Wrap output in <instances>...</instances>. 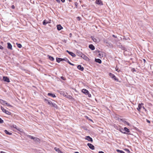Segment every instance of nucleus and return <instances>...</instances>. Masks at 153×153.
Instances as JSON below:
<instances>
[{"label":"nucleus","mask_w":153,"mask_h":153,"mask_svg":"<svg viewBox=\"0 0 153 153\" xmlns=\"http://www.w3.org/2000/svg\"><path fill=\"white\" fill-rule=\"evenodd\" d=\"M48 57L49 59L51 61H53L54 60V58L52 56H50L49 55H48Z\"/></svg>","instance_id":"393cba45"},{"label":"nucleus","mask_w":153,"mask_h":153,"mask_svg":"<svg viewBox=\"0 0 153 153\" xmlns=\"http://www.w3.org/2000/svg\"><path fill=\"white\" fill-rule=\"evenodd\" d=\"M1 110H2L3 112L4 113H5L9 115H10L11 114V113L8 111L6 110L4 108L2 107V106L1 107Z\"/></svg>","instance_id":"7ed1b4c3"},{"label":"nucleus","mask_w":153,"mask_h":153,"mask_svg":"<svg viewBox=\"0 0 153 153\" xmlns=\"http://www.w3.org/2000/svg\"><path fill=\"white\" fill-rule=\"evenodd\" d=\"M96 3L97 4L103 5V4L101 0H96Z\"/></svg>","instance_id":"6e6552de"},{"label":"nucleus","mask_w":153,"mask_h":153,"mask_svg":"<svg viewBox=\"0 0 153 153\" xmlns=\"http://www.w3.org/2000/svg\"><path fill=\"white\" fill-rule=\"evenodd\" d=\"M87 145L88 146L89 148L92 150H94V147L92 144L91 143H88Z\"/></svg>","instance_id":"9d476101"},{"label":"nucleus","mask_w":153,"mask_h":153,"mask_svg":"<svg viewBox=\"0 0 153 153\" xmlns=\"http://www.w3.org/2000/svg\"><path fill=\"white\" fill-rule=\"evenodd\" d=\"M66 52H67L72 57H74L76 56L75 54L73 53L72 52L69 51L68 50L66 51Z\"/></svg>","instance_id":"9b49d317"},{"label":"nucleus","mask_w":153,"mask_h":153,"mask_svg":"<svg viewBox=\"0 0 153 153\" xmlns=\"http://www.w3.org/2000/svg\"><path fill=\"white\" fill-rule=\"evenodd\" d=\"M122 151V150H120L119 149L117 150V152H120V153H121V152Z\"/></svg>","instance_id":"4c0bfd02"},{"label":"nucleus","mask_w":153,"mask_h":153,"mask_svg":"<svg viewBox=\"0 0 153 153\" xmlns=\"http://www.w3.org/2000/svg\"><path fill=\"white\" fill-rule=\"evenodd\" d=\"M56 27L57 30H61L63 28L60 25H57Z\"/></svg>","instance_id":"2eb2a0df"},{"label":"nucleus","mask_w":153,"mask_h":153,"mask_svg":"<svg viewBox=\"0 0 153 153\" xmlns=\"http://www.w3.org/2000/svg\"><path fill=\"white\" fill-rule=\"evenodd\" d=\"M122 151V150H120L119 149L117 150V152H120V153H121V152Z\"/></svg>","instance_id":"58836bf2"},{"label":"nucleus","mask_w":153,"mask_h":153,"mask_svg":"<svg viewBox=\"0 0 153 153\" xmlns=\"http://www.w3.org/2000/svg\"><path fill=\"white\" fill-rule=\"evenodd\" d=\"M11 127L15 129H16L18 131H20L21 132H22L23 131V130L22 129L20 128H19L17 127L16 125H13L11 126Z\"/></svg>","instance_id":"39448f33"},{"label":"nucleus","mask_w":153,"mask_h":153,"mask_svg":"<svg viewBox=\"0 0 153 153\" xmlns=\"http://www.w3.org/2000/svg\"><path fill=\"white\" fill-rule=\"evenodd\" d=\"M95 61L97 62H98L100 64L102 62L101 60L99 59H95Z\"/></svg>","instance_id":"412c9836"},{"label":"nucleus","mask_w":153,"mask_h":153,"mask_svg":"<svg viewBox=\"0 0 153 153\" xmlns=\"http://www.w3.org/2000/svg\"><path fill=\"white\" fill-rule=\"evenodd\" d=\"M11 7L13 9H14L15 8V6L14 5H12Z\"/></svg>","instance_id":"37998d69"},{"label":"nucleus","mask_w":153,"mask_h":153,"mask_svg":"<svg viewBox=\"0 0 153 153\" xmlns=\"http://www.w3.org/2000/svg\"><path fill=\"white\" fill-rule=\"evenodd\" d=\"M68 62L69 63V64L70 65H74V64L71 63L69 61H68Z\"/></svg>","instance_id":"ea45409f"},{"label":"nucleus","mask_w":153,"mask_h":153,"mask_svg":"<svg viewBox=\"0 0 153 153\" xmlns=\"http://www.w3.org/2000/svg\"><path fill=\"white\" fill-rule=\"evenodd\" d=\"M82 92L86 95L88 96V97H91V95L87 90L83 89L82 90Z\"/></svg>","instance_id":"f03ea898"},{"label":"nucleus","mask_w":153,"mask_h":153,"mask_svg":"<svg viewBox=\"0 0 153 153\" xmlns=\"http://www.w3.org/2000/svg\"><path fill=\"white\" fill-rule=\"evenodd\" d=\"M63 96H66V95H65V94H63Z\"/></svg>","instance_id":"864d4df0"},{"label":"nucleus","mask_w":153,"mask_h":153,"mask_svg":"<svg viewBox=\"0 0 153 153\" xmlns=\"http://www.w3.org/2000/svg\"><path fill=\"white\" fill-rule=\"evenodd\" d=\"M34 140L38 142H39L40 141V140L39 138L36 137H35V139Z\"/></svg>","instance_id":"7c9ffc66"},{"label":"nucleus","mask_w":153,"mask_h":153,"mask_svg":"<svg viewBox=\"0 0 153 153\" xmlns=\"http://www.w3.org/2000/svg\"><path fill=\"white\" fill-rule=\"evenodd\" d=\"M56 61L58 62H59L61 61H63V59H62L59 58H56Z\"/></svg>","instance_id":"b1692460"},{"label":"nucleus","mask_w":153,"mask_h":153,"mask_svg":"<svg viewBox=\"0 0 153 153\" xmlns=\"http://www.w3.org/2000/svg\"><path fill=\"white\" fill-rule=\"evenodd\" d=\"M54 149L55 151L58 153H63L62 151H61L58 148L56 147H55Z\"/></svg>","instance_id":"a211bd4d"},{"label":"nucleus","mask_w":153,"mask_h":153,"mask_svg":"<svg viewBox=\"0 0 153 153\" xmlns=\"http://www.w3.org/2000/svg\"><path fill=\"white\" fill-rule=\"evenodd\" d=\"M113 36L114 37H115V38H116L117 37L116 36H115L114 35H113Z\"/></svg>","instance_id":"09e8293b"},{"label":"nucleus","mask_w":153,"mask_h":153,"mask_svg":"<svg viewBox=\"0 0 153 153\" xmlns=\"http://www.w3.org/2000/svg\"><path fill=\"white\" fill-rule=\"evenodd\" d=\"M74 153H79L78 152H74Z\"/></svg>","instance_id":"603ef678"},{"label":"nucleus","mask_w":153,"mask_h":153,"mask_svg":"<svg viewBox=\"0 0 153 153\" xmlns=\"http://www.w3.org/2000/svg\"><path fill=\"white\" fill-rule=\"evenodd\" d=\"M91 38L92 40L95 42H98L99 41L98 39H96L93 36H91Z\"/></svg>","instance_id":"6ab92c4d"},{"label":"nucleus","mask_w":153,"mask_h":153,"mask_svg":"<svg viewBox=\"0 0 153 153\" xmlns=\"http://www.w3.org/2000/svg\"><path fill=\"white\" fill-rule=\"evenodd\" d=\"M85 139L91 142H92L93 141L92 138L89 136H86L85 137Z\"/></svg>","instance_id":"1a4fd4ad"},{"label":"nucleus","mask_w":153,"mask_h":153,"mask_svg":"<svg viewBox=\"0 0 153 153\" xmlns=\"http://www.w3.org/2000/svg\"><path fill=\"white\" fill-rule=\"evenodd\" d=\"M98 52L99 54L98 56L99 57L102 58L103 57L105 56L106 54L104 52L100 51H99Z\"/></svg>","instance_id":"20e7f679"},{"label":"nucleus","mask_w":153,"mask_h":153,"mask_svg":"<svg viewBox=\"0 0 153 153\" xmlns=\"http://www.w3.org/2000/svg\"><path fill=\"white\" fill-rule=\"evenodd\" d=\"M124 130L126 131L127 132H129V129L127 128L126 127H125L124 128Z\"/></svg>","instance_id":"c756f323"},{"label":"nucleus","mask_w":153,"mask_h":153,"mask_svg":"<svg viewBox=\"0 0 153 153\" xmlns=\"http://www.w3.org/2000/svg\"><path fill=\"white\" fill-rule=\"evenodd\" d=\"M3 79L5 81L7 82H10V80L9 79L7 76H3Z\"/></svg>","instance_id":"f8f14e48"},{"label":"nucleus","mask_w":153,"mask_h":153,"mask_svg":"<svg viewBox=\"0 0 153 153\" xmlns=\"http://www.w3.org/2000/svg\"><path fill=\"white\" fill-rule=\"evenodd\" d=\"M89 47L90 49H91L92 50H93L95 49L93 45L92 44L89 45Z\"/></svg>","instance_id":"aec40b11"},{"label":"nucleus","mask_w":153,"mask_h":153,"mask_svg":"<svg viewBox=\"0 0 153 153\" xmlns=\"http://www.w3.org/2000/svg\"><path fill=\"white\" fill-rule=\"evenodd\" d=\"M120 153H125V152L124 151H122Z\"/></svg>","instance_id":"3c124183"},{"label":"nucleus","mask_w":153,"mask_h":153,"mask_svg":"<svg viewBox=\"0 0 153 153\" xmlns=\"http://www.w3.org/2000/svg\"><path fill=\"white\" fill-rule=\"evenodd\" d=\"M115 70H116V71H117L118 72H119V71L118 70V68H117V67H116L115 68Z\"/></svg>","instance_id":"c9c22d12"},{"label":"nucleus","mask_w":153,"mask_h":153,"mask_svg":"<svg viewBox=\"0 0 153 153\" xmlns=\"http://www.w3.org/2000/svg\"><path fill=\"white\" fill-rule=\"evenodd\" d=\"M67 97L70 99H72V97L70 95H68Z\"/></svg>","instance_id":"72a5a7b5"},{"label":"nucleus","mask_w":153,"mask_h":153,"mask_svg":"<svg viewBox=\"0 0 153 153\" xmlns=\"http://www.w3.org/2000/svg\"><path fill=\"white\" fill-rule=\"evenodd\" d=\"M144 62H145V61H146L145 60V59H144Z\"/></svg>","instance_id":"6e6d98bb"},{"label":"nucleus","mask_w":153,"mask_h":153,"mask_svg":"<svg viewBox=\"0 0 153 153\" xmlns=\"http://www.w3.org/2000/svg\"><path fill=\"white\" fill-rule=\"evenodd\" d=\"M77 54L79 56L81 57L83 55V53L79 51H77L76 52Z\"/></svg>","instance_id":"4468645a"},{"label":"nucleus","mask_w":153,"mask_h":153,"mask_svg":"<svg viewBox=\"0 0 153 153\" xmlns=\"http://www.w3.org/2000/svg\"><path fill=\"white\" fill-rule=\"evenodd\" d=\"M61 78H62V79H63V77H61Z\"/></svg>","instance_id":"5fc2aeb1"},{"label":"nucleus","mask_w":153,"mask_h":153,"mask_svg":"<svg viewBox=\"0 0 153 153\" xmlns=\"http://www.w3.org/2000/svg\"><path fill=\"white\" fill-rule=\"evenodd\" d=\"M48 22H46L45 20H44L43 21V24L44 25H45L47 24H48Z\"/></svg>","instance_id":"bb28decb"},{"label":"nucleus","mask_w":153,"mask_h":153,"mask_svg":"<svg viewBox=\"0 0 153 153\" xmlns=\"http://www.w3.org/2000/svg\"><path fill=\"white\" fill-rule=\"evenodd\" d=\"M99 153H104L102 151H99Z\"/></svg>","instance_id":"c03bdc74"},{"label":"nucleus","mask_w":153,"mask_h":153,"mask_svg":"<svg viewBox=\"0 0 153 153\" xmlns=\"http://www.w3.org/2000/svg\"><path fill=\"white\" fill-rule=\"evenodd\" d=\"M147 120V122L148 123H150V121L149 120Z\"/></svg>","instance_id":"de8ad7c7"},{"label":"nucleus","mask_w":153,"mask_h":153,"mask_svg":"<svg viewBox=\"0 0 153 153\" xmlns=\"http://www.w3.org/2000/svg\"><path fill=\"white\" fill-rule=\"evenodd\" d=\"M77 68L79 70L81 71H83L84 69V68L81 65H78L77 67Z\"/></svg>","instance_id":"ddd939ff"},{"label":"nucleus","mask_w":153,"mask_h":153,"mask_svg":"<svg viewBox=\"0 0 153 153\" xmlns=\"http://www.w3.org/2000/svg\"><path fill=\"white\" fill-rule=\"evenodd\" d=\"M109 75L113 79L115 80H118V79L114 74L110 73H109Z\"/></svg>","instance_id":"423d86ee"},{"label":"nucleus","mask_w":153,"mask_h":153,"mask_svg":"<svg viewBox=\"0 0 153 153\" xmlns=\"http://www.w3.org/2000/svg\"><path fill=\"white\" fill-rule=\"evenodd\" d=\"M4 122L3 120L0 118V123H3Z\"/></svg>","instance_id":"f704fd0d"},{"label":"nucleus","mask_w":153,"mask_h":153,"mask_svg":"<svg viewBox=\"0 0 153 153\" xmlns=\"http://www.w3.org/2000/svg\"><path fill=\"white\" fill-rule=\"evenodd\" d=\"M125 124L127 125H128V126H130V124H129V123H128V122H125Z\"/></svg>","instance_id":"e433bc0d"},{"label":"nucleus","mask_w":153,"mask_h":153,"mask_svg":"<svg viewBox=\"0 0 153 153\" xmlns=\"http://www.w3.org/2000/svg\"><path fill=\"white\" fill-rule=\"evenodd\" d=\"M7 48L11 50L12 49V46L11 44L9 42H8L7 43Z\"/></svg>","instance_id":"f3484780"},{"label":"nucleus","mask_w":153,"mask_h":153,"mask_svg":"<svg viewBox=\"0 0 153 153\" xmlns=\"http://www.w3.org/2000/svg\"><path fill=\"white\" fill-rule=\"evenodd\" d=\"M16 45H17V47L18 48H22V45L21 44H20L16 43Z\"/></svg>","instance_id":"c85d7f7f"},{"label":"nucleus","mask_w":153,"mask_h":153,"mask_svg":"<svg viewBox=\"0 0 153 153\" xmlns=\"http://www.w3.org/2000/svg\"><path fill=\"white\" fill-rule=\"evenodd\" d=\"M5 105H6L7 106L12 107V106L10 104L7 103V102H6Z\"/></svg>","instance_id":"2f4dec72"},{"label":"nucleus","mask_w":153,"mask_h":153,"mask_svg":"<svg viewBox=\"0 0 153 153\" xmlns=\"http://www.w3.org/2000/svg\"><path fill=\"white\" fill-rule=\"evenodd\" d=\"M69 35H70V37H71V36H72V34H71V33H70V34H69Z\"/></svg>","instance_id":"8fccbe9b"},{"label":"nucleus","mask_w":153,"mask_h":153,"mask_svg":"<svg viewBox=\"0 0 153 153\" xmlns=\"http://www.w3.org/2000/svg\"><path fill=\"white\" fill-rule=\"evenodd\" d=\"M45 101H46L47 102L48 104L51 106V105L53 103H52L51 101L47 99H45Z\"/></svg>","instance_id":"5701e85b"},{"label":"nucleus","mask_w":153,"mask_h":153,"mask_svg":"<svg viewBox=\"0 0 153 153\" xmlns=\"http://www.w3.org/2000/svg\"><path fill=\"white\" fill-rule=\"evenodd\" d=\"M4 132L7 134L8 135H11L12 134V133H10L7 130H4Z\"/></svg>","instance_id":"a878e982"},{"label":"nucleus","mask_w":153,"mask_h":153,"mask_svg":"<svg viewBox=\"0 0 153 153\" xmlns=\"http://www.w3.org/2000/svg\"><path fill=\"white\" fill-rule=\"evenodd\" d=\"M0 49L1 50H3V47L0 45Z\"/></svg>","instance_id":"a19ab883"},{"label":"nucleus","mask_w":153,"mask_h":153,"mask_svg":"<svg viewBox=\"0 0 153 153\" xmlns=\"http://www.w3.org/2000/svg\"><path fill=\"white\" fill-rule=\"evenodd\" d=\"M6 102H7L6 101H5L4 100L1 99L0 100V103L3 105H5Z\"/></svg>","instance_id":"dca6fc26"},{"label":"nucleus","mask_w":153,"mask_h":153,"mask_svg":"<svg viewBox=\"0 0 153 153\" xmlns=\"http://www.w3.org/2000/svg\"><path fill=\"white\" fill-rule=\"evenodd\" d=\"M81 57L87 61H89V58L83 54L82 56Z\"/></svg>","instance_id":"0eeeda50"},{"label":"nucleus","mask_w":153,"mask_h":153,"mask_svg":"<svg viewBox=\"0 0 153 153\" xmlns=\"http://www.w3.org/2000/svg\"><path fill=\"white\" fill-rule=\"evenodd\" d=\"M51 106H53L55 108H57V105L55 103H52V104L51 105Z\"/></svg>","instance_id":"cd10ccee"},{"label":"nucleus","mask_w":153,"mask_h":153,"mask_svg":"<svg viewBox=\"0 0 153 153\" xmlns=\"http://www.w3.org/2000/svg\"><path fill=\"white\" fill-rule=\"evenodd\" d=\"M62 2H65V0H61Z\"/></svg>","instance_id":"a18cd8bd"},{"label":"nucleus","mask_w":153,"mask_h":153,"mask_svg":"<svg viewBox=\"0 0 153 153\" xmlns=\"http://www.w3.org/2000/svg\"><path fill=\"white\" fill-rule=\"evenodd\" d=\"M48 95L49 96H51L53 97H56V96L55 94L51 93H48Z\"/></svg>","instance_id":"4be33fe9"},{"label":"nucleus","mask_w":153,"mask_h":153,"mask_svg":"<svg viewBox=\"0 0 153 153\" xmlns=\"http://www.w3.org/2000/svg\"><path fill=\"white\" fill-rule=\"evenodd\" d=\"M62 41L65 43H66L67 42V41L65 39H64V40H62Z\"/></svg>","instance_id":"79ce46f5"},{"label":"nucleus","mask_w":153,"mask_h":153,"mask_svg":"<svg viewBox=\"0 0 153 153\" xmlns=\"http://www.w3.org/2000/svg\"><path fill=\"white\" fill-rule=\"evenodd\" d=\"M143 103L139 104L138 105V107L137 108V110L140 112L141 110H144L145 111H146L147 110L143 106Z\"/></svg>","instance_id":"f257e3e1"},{"label":"nucleus","mask_w":153,"mask_h":153,"mask_svg":"<svg viewBox=\"0 0 153 153\" xmlns=\"http://www.w3.org/2000/svg\"><path fill=\"white\" fill-rule=\"evenodd\" d=\"M29 137L31 139H33V140H35V137H33L31 136H30Z\"/></svg>","instance_id":"473e14b6"},{"label":"nucleus","mask_w":153,"mask_h":153,"mask_svg":"<svg viewBox=\"0 0 153 153\" xmlns=\"http://www.w3.org/2000/svg\"><path fill=\"white\" fill-rule=\"evenodd\" d=\"M56 1L58 3H60V1L59 0H56Z\"/></svg>","instance_id":"49530a36"}]
</instances>
